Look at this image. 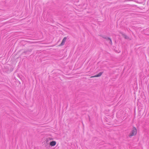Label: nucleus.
Masks as SVG:
<instances>
[{
  "label": "nucleus",
  "instance_id": "1",
  "mask_svg": "<svg viewBox=\"0 0 149 149\" xmlns=\"http://www.w3.org/2000/svg\"><path fill=\"white\" fill-rule=\"evenodd\" d=\"M136 133L137 130L136 128L134 127L131 132L129 134V136L130 137L132 136L136 135Z\"/></svg>",
  "mask_w": 149,
  "mask_h": 149
},
{
  "label": "nucleus",
  "instance_id": "2",
  "mask_svg": "<svg viewBox=\"0 0 149 149\" xmlns=\"http://www.w3.org/2000/svg\"><path fill=\"white\" fill-rule=\"evenodd\" d=\"M54 139L52 137H48L45 140V145H47V144H48L49 142L52 140H53Z\"/></svg>",
  "mask_w": 149,
  "mask_h": 149
},
{
  "label": "nucleus",
  "instance_id": "3",
  "mask_svg": "<svg viewBox=\"0 0 149 149\" xmlns=\"http://www.w3.org/2000/svg\"><path fill=\"white\" fill-rule=\"evenodd\" d=\"M56 144V142L55 141H52L50 143V145L52 146H55Z\"/></svg>",
  "mask_w": 149,
  "mask_h": 149
},
{
  "label": "nucleus",
  "instance_id": "4",
  "mask_svg": "<svg viewBox=\"0 0 149 149\" xmlns=\"http://www.w3.org/2000/svg\"><path fill=\"white\" fill-rule=\"evenodd\" d=\"M66 39H67V38L66 37H65L63 38V40H62V42H61V44H60L61 46H62V45H64L65 41L66 40Z\"/></svg>",
  "mask_w": 149,
  "mask_h": 149
},
{
  "label": "nucleus",
  "instance_id": "5",
  "mask_svg": "<svg viewBox=\"0 0 149 149\" xmlns=\"http://www.w3.org/2000/svg\"><path fill=\"white\" fill-rule=\"evenodd\" d=\"M102 72H100L98 74L92 77H98L100 76L102 74Z\"/></svg>",
  "mask_w": 149,
  "mask_h": 149
},
{
  "label": "nucleus",
  "instance_id": "6",
  "mask_svg": "<svg viewBox=\"0 0 149 149\" xmlns=\"http://www.w3.org/2000/svg\"><path fill=\"white\" fill-rule=\"evenodd\" d=\"M107 40H109L110 42H109V43L111 44V45H112V41H111V39L109 38H107Z\"/></svg>",
  "mask_w": 149,
  "mask_h": 149
},
{
  "label": "nucleus",
  "instance_id": "7",
  "mask_svg": "<svg viewBox=\"0 0 149 149\" xmlns=\"http://www.w3.org/2000/svg\"><path fill=\"white\" fill-rule=\"evenodd\" d=\"M123 37L125 38V39H127L128 38V37L126 36V35H124V34H123Z\"/></svg>",
  "mask_w": 149,
  "mask_h": 149
}]
</instances>
